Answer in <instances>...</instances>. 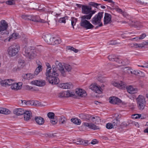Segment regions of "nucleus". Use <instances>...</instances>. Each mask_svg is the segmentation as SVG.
Returning <instances> with one entry per match:
<instances>
[{"mask_svg": "<svg viewBox=\"0 0 148 148\" xmlns=\"http://www.w3.org/2000/svg\"><path fill=\"white\" fill-rule=\"evenodd\" d=\"M0 84L2 86H4L11 85V89L16 90L21 89L22 88V82L14 83V80L11 79H7L2 80L0 82Z\"/></svg>", "mask_w": 148, "mask_h": 148, "instance_id": "f257e3e1", "label": "nucleus"}, {"mask_svg": "<svg viewBox=\"0 0 148 148\" xmlns=\"http://www.w3.org/2000/svg\"><path fill=\"white\" fill-rule=\"evenodd\" d=\"M55 64L57 68L60 71L61 75L64 77L66 75V71H71L72 69L71 65L68 64L63 65L61 63L57 61L56 62Z\"/></svg>", "mask_w": 148, "mask_h": 148, "instance_id": "f03ea898", "label": "nucleus"}, {"mask_svg": "<svg viewBox=\"0 0 148 148\" xmlns=\"http://www.w3.org/2000/svg\"><path fill=\"white\" fill-rule=\"evenodd\" d=\"M23 53L24 56L31 59L37 55L38 51L36 49H32L26 47L23 49Z\"/></svg>", "mask_w": 148, "mask_h": 148, "instance_id": "7ed1b4c3", "label": "nucleus"}, {"mask_svg": "<svg viewBox=\"0 0 148 148\" xmlns=\"http://www.w3.org/2000/svg\"><path fill=\"white\" fill-rule=\"evenodd\" d=\"M81 21L80 24L81 27L86 29H92L94 28V26L88 20L90 19L85 15L80 17Z\"/></svg>", "mask_w": 148, "mask_h": 148, "instance_id": "20e7f679", "label": "nucleus"}, {"mask_svg": "<svg viewBox=\"0 0 148 148\" xmlns=\"http://www.w3.org/2000/svg\"><path fill=\"white\" fill-rule=\"evenodd\" d=\"M103 12H99L92 18L91 20L92 23L95 25H98V26L96 27V28L102 26L103 24L101 22V20L103 17Z\"/></svg>", "mask_w": 148, "mask_h": 148, "instance_id": "39448f33", "label": "nucleus"}, {"mask_svg": "<svg viewBox=\"0 0 148 148\" xmlns=\"http://www.w3.org/2000/svg\"><path fill=\"white\" fill-rule=\"evenodd\" d=\"M20 49L19 45L14 43L9 47L8 50V54L11 56H14L18 53Z\"/></svg>", "mask_w": 148, "mask_h": 148, "instance_id": "423d86ee", "label": "nucleus"}, {"mask_svg": "<svg viewBox=\"0 0 148 148\" xmlns=\"http://www.w3.org/2000/svg\"><path fill=\"white\" fill-rule=\"evenodd\" d=\"M52 75L50 76L46 77V80L53 85L58 84L60 82L59 78L57 77L59 75L58 73H54Z\"/></svg>", "mask_w": 148, "mask_h": 148, "instance_id": "0eeeda50", "label": "nucleus"}, {"mask_svg": "<svg viewBox=\"0 0 148 148\" xmlns=\"http://www.w3.org/2000/svg\"><path fill=\"white\" fill-rule=\"evenodd\" d=\"M136 100L138 109L140 110H143L144 109L146 104L144 97L142 95H139Z\"/></svg>", "mask_w": 148, "mask_h": 148, "instance_id": "6e6552de", "label": "nucleus"}, {"mask_svg": "<svg viewBox=\"0 0 148 148\" xmlns=\"http://www.w3.org/2000/svg\"><path fill=\"white\" fill-rule=\"evenodd\" d=\"M108 59L112 61H115L116 63L120 64H124V61L121 59L119 56L114 55H111L108 56Z\"/></svg>", "mask_w": 148, "mask_h": 148, "instance_id": "1a4fd4ad", "label": "nucleus"}, {"mask_svg": "<svg viewBox=\"0 0 148 148\" xmlns=\"http://www.w3.org/2000/svg\"><path fill=\"white\" fill-rule=\"evenodd\" d=\"M31 84L38 86L43 87L46 85V82L45 80L39 79L33 81L31 82Z\"/></svg>", "mask_w": 148, "mask_h": 148, "instance_id": "9d476101", "label": "nucleus"}, {"mask_svg": "<svg viewBox=\"0 0 148 148\" xmlns=\"http://www.w3.org/2000/svg\"><path fill=\"white\" fill-rule=\"evenodd\" d=\"M88 141L87 140H83L80 138L77 139L76 140H73V143L77 145H84L85 146L88 145Z\"/></svg>", "mask_w": 148, "mask_h": 148, "instance_id": "9b49d317", "label": "nucleus"}, {"mask_svg": "<svg viewBox=\"0 0 148 148\" xmlns=\"http://www.w3.org/2000/svg\"><path fill=\"white\" fill-rule=\"evenodd\" d=\"M90 88L94 91L96 92L101 94L102 92V89L101 87L97 84H92L90 86Z\"/></svg>", "mask_w": 148, "mask_h": 148, "instance_id": "f8f14e48", "label": "nucleus"}, {"mask_svg": "<svg viewBox=\"0 0 148 148\" xmlns=\"http://www.w3.org/2000/svg\"><path fill=\"white\" fill-rule=\"evenodd\" d=\"M8 27V24L5 20L0 21V32L2 33L6 30Z\"/></svg>", "mask_w": 148, "mask_h": 148, "instance_id": "ddd939ff", "label": "nucleus"}, {"mask_svg": "<svg viewBox=\"0 0 148 148\" xmlns=\"http://www.w3.org/2000/svg\"><path fill=\"white\" fill-rule=\"evenodd\" d=\"M111 18V14L105 13L104 18V24L106 25L111 23L112 21Z\"/></svg>", "mask_w": 148, "mask_h": 148, "instance_id": "4468645a", "label": "nucleus"}, {"mask_svg": "<svg viewBox=\"0 0 148 148\" xmlns=\"http://www.w3.org/2000/svg\"><path fill=\"white\" fill-rule=\"evenodd\" d=\"M83 125L85 127H87L89 128L93 129L94 130H96L99 129V128L98 126H97L95 125L92 123L84 122Z\"/></svg>", "mask_w": 148, "mask_h": 148, "instance_id": "2eb2a0df", "label": "nucleus"}, {"mask_svg": "<svg viewBox=\"0 0 148 148\" xmlns=\"http://www.w3.org/2000/svg\"><path fill=\"white\" fill-rule=\"evenodd\" d=\"M75 93L78 96L82 97H84L87 95L86 92L81 89H77L76 90Z\"/></svg>", "mask_w": 148, "mask_h": 148, "instance_id": "dca6fc26", "label": "nucleus"}, {"mask_svg": "<svg viewBox=\"0 0 148 148\" xmlns=\"http://www.w3.org/2000/svg\"><path fill=\"white\" fill-rule=\"evenodd\" d=\"M82 13L84 14H88L90 12L91 10V7H89L88 6L83 5L82 8Z\"/></svg>", "mask_w": 148, "mask_h": 148, "instance_id": "f3484780", "label": "nucleus"}, {"mask_svg": "<svg viewBox=\"0 0 148 148\" xmlns=\"http://www.w3.org/2000/svg\"><path fill=\"white\" fill-rule=\"evenodd\" d=\"M112 85L115 86L120 88H123L125 87V85L124 82L120 81L119 82H114L112 83Z\"/></svg>", "mask_w": 148, "mask_h": 148, "instance_id": "a211bd4d", "label": "nucleus"}, {"mask_svg": "<svg viewBox=\"0 0 148 148\" xmlns=\"http://www.w3.org/2000/svg\"><path fill=\"white\" fill-rule=\"evenodd\" d=\"M121 100L118 98L115 97H111L109 102L113 104H118L121 102Z\"/></svg>", "mask_w": 148, "mask_h": 148, "instance_id": "6ab92c4d", "label": "nucleus"}, {"mask_svg": "<svg viewBox=\"0 0 148 148\" xmlns=\"http://www.w3.org/2000/svg\"><path fill=\"white\" fill-rule=\"evenodd\" d=\"M59 87L63 89H70L72 87L71 83H62L59 84Z\"/></svg>", "mask_w": 148, "mask_h": 148, "instance_id": "aec40b11", "label": "nucleus"}, {"mask_svg": "<svg viewBox=\"0 0 148 148\" xmlns=\"http://www.w3.org/2000/svg\"><path fill=\"white\" fill-rule=\"evenodd\" d=\"M25 110L22 108H16L13 111L14 114L19 116L25 113Z\"/></svg>", "mask_w": 148, "mask_h": 148, "instance_id": "412c9836", "label": "nucleus"}, {"mask_svg": "<svg viewBox=\"0 0 148 148\" xmlns=\"http://www.w3.org/2000/svg\"><path fill=\"white\" fill-rule=\"evenodd\" d=\"M35 120L38 125H42L45 123L44 119L41 116H36L35 118Z\"/></svg>", "mask_w": 148, "mask_h": 148, "instance_id": "4be33fe9", "label": "nucleus"}, {"mask_svg": "<svg viewBox=\"0 0 148 148\" xmlns=\"http://www.w3.org/2000/svg\"><path fill=\"white\" fill-rule=\"evenodd\" d=\"M24 120L26 121L29 120L31 117V112L29 111H25V113L23 114Z\"/></svg>", "mask_w": 148, "mask_h": 148, "instance_id": "5701e85b", "label": "nucleus"}, {"mask_svg": "<svg viewBox=\"0 0 148 148\" xmlns=\"http://www.w3.org/2000/svg\"><path fill=\"white\" fill-rule=\"evenodd\" d=\"M89 4L92 6H93L99 9L100 8V6L102 9H105L106 7L105 6L103 5H101L100 4H98L95 3L94 2H90L89 3Z\"/></svg>", "mask_w": 148, "mask_h": 148, "instance_id": "b1692460", "label": "nucleus"}, {"mask_svg": "<svg viewBox=\"0 0 148 148\" xmlns=\"http://www.w3.org/2000/svg\"><path fill=\"white\" fill-rule=\"evenodd\" d=\"M128 92L131 94L136 93L138 91V89L136 88H134L132 86H130L127 88Z\"/></svg>", "mask_w": 148, "mask_h": 148, "instance_id": "393cba45", "label": "nucleus"}, {"mask_svg": "<svg viewBox=\"0 0 148 148\" xmlns=\"http://www.w3.org/2000/svg\"><path fill=\"white\" fill-rule=\"evenodd\" d=\"M111 122L113 126V128H116L120 125V123L119 119H114Z\"/></svg>", "mask_w": 148, "mask_h": 148, "instance_id": "a878e982", "label": "nucleus"}, {"mask_svg": "<svg viewBox=\"0 0 148 148\" xmlns=\"http://www.w3.org/2000/svg\"><path fill=\"white\" fill-rule=\"evenodd\" d=\"M50 39L49 42L48 43L49 44H53L54 42L55 44H57L60 43L61 42V40L55 39L54 37L51 38V37Z\"/></svg>", "mask_w": 148, "mask_h": 148, "instance_id": "bb28decb", "label": "nucleus"}, {"mask_svg": "<svg viewBox=\"0 0 148 148\" xmlns=\"http://www.w3.org/2000/svg\"><path fill=\"white\" fill-rule=\"evenodd\" d=\"M32 21L34 22H40L41 23H44L45 21L39 18L38 16H33L32 17Z\"/></svg>", "mask_w": 148, "mask_h": 148, "instance_id": "cd10ccee", "label": "nucleus"}, {"mask_svg": "<svg viewBox=\"0 0 148 148\" xmlns=\"http://www.w3.org/2000/svg\"><path fill=\"white\" fill-rule=\"evenodd\" d=\"M35 75L34 74H33L31 73H27L26 74L24 75L23 77L25 79H30L34 78L35 77Z\"/></svg>", "mask_w": 148, "mask_h": 148, "instance_id": "c85d7f7f", "label": "nucleus"}, {"mask_svg": "<svg viewBox=\"0 0 148 148\" xmlns=\"http://www.w3.org/2000/svg\"><path fill=\"white\" fill-rule=\"evenodd\" d=\"M10 113L9 110L4 108H0V113L5 114H8Z\"/></svg>", "mask_w": 148, "mask_h": 148, "instance_id": "c756f323", "label": "nucleus"}, {"mask_svg": "<svg viewBox=\"0 0 148 148\" xmlns=\"http://www.w3.org/2000/svg\"><path fill=\"white\" fill-rule=\"evenodd\" d=\"M92 122L96 124H99L100 122V119L98 116L93 117L91 118Z\"/></svg>", "mask_w": 148, "mask_h": 148, "instance_id": "7c9ffc66", "label": "nucleus"}, {"mask_svg": "<svg viewBox=\"0 0 148 148\" xmlns=\"http://www.w3.org/2000/svg\"><path fill=\"white\" fill-rule=\"evenodd\" d=\"M122 71L125 74H130L131 73V69L128 67H123L121 69Z\"/></svg>", "mask_w": 148, "mask_h": 148, "instance_id": "2f4dec72", "label": "nucleus"}, {"mask_svg": "<svg viewBox=\"0 0 148 148\" xmlns=\"http://www.w3.org/2000/svg\"><path fill=\"white\" fill-rule=\"evenodd\" d=\"M71 121L73 123L77 125H79L81 123V121L77 118H73L71 119Z\"/></svg>", "mask_w": 148, "mask_h": 148, "instance_id": "473e14b6", "label": "nucleus"}, {"mask_svg": "<svg viewBox=\"0 0 148 148\" xmlns=\"http://www.w3.org/2000/svg\"><path fill=\"white\" fill-rule=\"evenodd\" d=\"M25 61L23 60L19 59L18 60V66L20 68H22L25 66Z\"/></svg>", "mask_w": 148, "mask_h": 148, "instance_id": "72a5a7b5", "label": "nucleus"}, {"mask_svg": "<svg viewBox=\"0 0 148 148\" xmlns=\"http://www.w3.org/2000/svg\"><path fill=\"white\" fill-rule=\"evenodd\" d=\"M51 36L49 34H46L43 36L42 38L44 39L48 43L50 41V38Z\"/></svg>", "mask_w": 148, "mask_h": 148, "instance_id": "f704fd0d", "label": "nucleus"}, {"mask_svg": "<svg viewBox=\"0 0 148 148\" xmlns=\"http://www.w3.org/2000/svg\"><path fill=\"white\" fill-rule=\"evenodd\" d=\"M42 67L41 66H38L36 69L34 74L35 76L37 75L42 70Z\"/></svg>", "mask_w": 148, "mask_h": 148, "instance_id": "c9c22d12", "label": "nucleus"}, {"mask_svg": "<svg viewBox=\"0 0 148 148\" xmlns=\"http://www.w3.org/2000/svg\"><path fill=\"white\" fill-rule=\"evenodd\" d=\"M51 67L47 68L46 72V77L50 76V75H52V72L51 73Z\"/></svg>", "mask_w": 148, "mask_h": 148, "instance_id": "e433bc0d", "label": "nucleus"}, {"mask_svg": "<svg viewBox=\"0 0 148 148\" xmlns=\"http://www.w3.org/2000/svg\"><path fill=\"white\" fill-rule=\"evenodd\" d=\"M77 19L73 17H72L71 18V24L73 28L74 29V26L75 25L77 21Z\"/></svg>", "mask_w": 148, "mask_h": 148, "instance_id": "4c0bfd02", "label": "nucleus"}, {"mask_svg": "<svg viewBox=\"0 0 148 148\" xmlns=\"http://www.w3.org/2000/svg\"><path fill=\"white\" fill-rule=\"evenodd\" d=\"M20 37V36L18 33H14L11 36L10 38L16 39L19 38Z\"/></svg>", "mask_w": 148, "mask_h": 148, "instance_id": "58836bf2", "label": "nucleus"}, {"mask_svg": "<svg viewBox=\"0 0 148 148\" xmlns=\"http://www.w3.org/2000/svg\"><path fill=\"white\" fill-rule=\"evenodd\" d=\"M66 96L67 97H71L73 96L74 93L69 90H67L65 92Z\"/></svg>", "mask_w": 148, "mask_h": 148, "instance_id": "ea45409f", "label": "nucleus"}, {"mask_svg": "<svg viewBox=\"0 0 148 148\" xmlns=\"http://www.w3.org/2000/svg\"><path fill=\"white\" fill-rule=\"evenodd\" d=\"M146 34H141L139 38L137 37L136 38H133L131 39V40H133L134 39H136L137 40L138 39H143L146 36Z\"/></svg>", "mask_w": 148, "mask_h": 148, "instance_id": "a19ab883", "label": "nucleus"}, {"mask_svg": "<svg viewBox=\"0 0 148 148\" xmlns=\"http://www.w3.org/2000/svg\"><path fill=\"white\" fill-rule=\"evenodd\" d=\"M136 1L138 3L142 4L148 3V0H136Z\"/></svg>", "mask_w": 148, "mask_h": 148, "instance_id": "79ce46f5", "label": "nucleus"}, {"mask_svg": "<svg viewBox=\"0 0 148 148\" xmlns=\"http://www.w3.org/2000/svg\"><path fill=\"white\" fill-rule=\"evenodd\" d=\"M96 12V11L95 10H91L89 14L85 15L88 17V18H89L90 19L92 15L94 14Z\"/></svg>", "mask_w": 148, "mask_h": 148, "instance_id": "37998d69", "label": "nucleus"}, {"mask_svg": "<svg viewBox=\"0 0 148 148\" xmlns=\"http://www.w3.org/2000/svg\"><path fill=\"white\" fill-rule=\"evenodd\" d=\"M67 49L68 50L73 51L75 53H77L78 51V49H75L72 47L68 46L67 47Z\"/></svg>", "mask_w": 148, "mask_h": 148, "instance_id": "c03bdc74", "label": "nucleus"}, {"mask_svg": "<svg viewBox=\"0 0 148 148\" xmlns=\"http://www.w3.org/2000/svg\"><path fill=\"white\" fill-rule=\"evenodd\" d=\"M47 116L50 119H52L54 117L55 114L52 112H49L47 114Z\"/></svg>", "mask_w": 148, "mask_h": 148, "instance_id": "a18cd8bd", "label": "nucleus"}, {"mask_svg": "<svg viewBox=\"0 0 148 148\" xmlns=\"http://www.w3.org/2000/svg\"><path fill=\"white\" fill-rule=\"evenodd\" d=\"M66 119L64 117H61L60 119V122L62 124H64L66 123Z\"/></svg>", "mask_w": 148, "mask_h": 148, "instance_id": "49530a36", "label": "nucleus"}, {"mask_svg": "<svg viewBox=\"0 0 148 148\" xmlns=\"http://www.w3.org/2000/svg\"><path fill=\"white\" fill-rule=\"evenodd\" d=\"M132 117L133 118L137 119L139 118H140L141 117V115L140 114H133L132 115Z\"/></svg>", "mask_w": 148, "mask_h": 148, "instance_id": "de8ad7c7", "label": "nucleus"}, {"mask_svg": "<svg viewBox=\"0 0 148 148\" xmlns=\"http://www.w3.org/2000/svg\"><path fill=\"white\" fill-rule=\"evenodd\" d=\"M106 127L108 129H111L113 128V126L112 124V123H108L107 124L106 126Z\"/></svg>", "mask_w": 148, "mask_h": 148, "instance_id": "09e8293b", "label": "nucleus"}, {"mask_svg": "<svg viewBox=\"0 0 148 148\" xmlns=\"http://www.w3.org/2000/svg\"><path fill=\"white\" fill-rule=\"evenodd\" d=\"M6 3L8 5H12L14 4L15 1L14 0H8L6 2Z\"/></svg>", "mask_w": 148, "mask_h": 148, "instance_id": "8fccbe9b", "label": "nucleus"}, {"mask_svg": "<svg viewBox=\"0 0 148 148\" xmlns=\"http://www.w3.org/2000/svg\"><path fill=\"white\" fill-rule=\"evenodd\" d=\"M66 19L65 17H64L63 18H60L59 22L60 23H66Z\"/></svg>", "mask_w": 148, "mask_h": 148, "instance_id": "3c124183", "label": "nucleus"}, {"mask_svg": "<svg viewBox=\"0 0 148 148\" xmlns=\"http://www.w3.org/2000/svg\"><path fill=\"white\" fill-rule=\"evenodd\" d=\"M32 105H33L35 106H39L40 105L38 101H32Z\"/></svg>", "mask_w": 148, "mask_h": 148, "instance_id": "603ef678", "label": "nucleus"}, {"mask_svg": "<svg viewBox=\"0 0 148 148\" xmlns=\"http://www.w3.org/2000/svg\"><path fill=\"white\" fill-rule=\"evenodd\" d=\"M65 92H61L58 95V97L60 98H62L65 96Z\"/></svg>", "mask_w": 148, "mask_h": 148, "instance_id": "864d4df0", "label": "nucleus"}, {"mask_svg": "<svg viewBox=\"0 0 148 148\" xmlns=\"http://www.w3.org/2000/svg\"><path fill=\"white\" fill-rule=\"evenodd\" d=\"M104 78L101 77H98L97 80L99 82H103L105 81Z\"/></svg>", "mask_w": 148, "mask_h": 148, "instance_id": "5fc2aeb1", "label": "nucleus"}, {"mask_svg": "<svg viewBox=\"0 0 148 148\" xmlns=\"http://www.w3.org/2000/svg\"><path fill=\"white\" fill-rule=\"evenodd\" d=\"M135 27H138L140 26V24L138 22H134L133 24Z\"/></svg>", "mask_w": 148, "mask_h": 148, "instance_id": "6e6d98bb", "label": "nucleus"}, {"mask_svg": "<svg viewBox=\"0 0 148 148\" xmlns=\"http://www.w3.org/2000/svg\"><path fill=\"white\" fill-rule=\"evenodd\" d=\"M52 73H58L56 71V68H55V66L54 65L52 66Z\"/></svg>", "mask_w": 148, "mask_h": 148, "instance_id": "4d7b16f0", "label": "nucleus"}, {"mask_svg": "<svg viewBox=\"0 0 148 148\" xmlns=\"http://www.w3.org/2000/svg\"><path fill=\"white\" fill-rule=\"evenodd\" d=\"M50 122L53 125H55L57 123V121L56 120L54 119H51L50 120Z\"/></svg>", "mask_w": 148, "mask_h": 148, "instance_id": "13d9d810", "label": "nucleus"}, {"mask_svg": "<svg viewBox=\"0 0 148 148\" xmlns=\"http://www.w3.org/2000/svg\"><path fill=\"white\" fill-rule=\"evenodd\" d=\"M79 117L80 118L84 120L86 119V116L83 114H79Z\"/></svg>", "mask_w": 148, "mask_h": 148, "instance_id": "bf43d9fd", "label": "nucleus"}, {"mask_svg": "<svg viewBox=\"0 0 148 148\" xmlns=\"http://www.w3.org/2000/svg\"><path fill=\"white\" fill-rule=\"evenodd\" d=\"M131 73L136 75H138L139 73L138 71L132 70L131 71Z\"/></svg>", "mask_w": 148, "mask_h": 148, "instance_id": "052dcab7", "label": "nucleus"}, {"mask_svg": "<svg viewBox=\"0 0 148 148\" xmlns=\"http://www.w3.org/2000/svg\"><path fill=\"white\" fill-rule=\"evenodd\" d=\"M144 65H138V66H140L143 67L148 68V63L146 62L144 64Z\"/></svg>", "mask_w": 148, "mask_h": 148, "instance_id": "680f3d73", "label": "nucleus"}, {"mask_svg": "<svg viewBox=\"0 0 148 148\" xmlns=\"http://www.w3.org/2000/svg\"><path fill=\"white\" fill-rule=\"evenodd\" d=\"M36 62L38 66H41V67H42L41 63L39 60L36 61Z\"/></svg>", "mask_w": 148, "mask_h": 148, "instance_id": "e2e57ef3", "label": "nucleus"}, {"mask_svg": "<svg viewBox=\"0 0 148 148\" xmlns=\"http://www.w3.org/2000/svg\"><path fill=\"white\" fill-rule=\"evenodd\" d=\"M144 42L143 43L138 44V48H142L144 47Z\"/></svg>", "mask_w": 148, "mask_h": 148, "instance_id": "0e129e2a", "label": "nucleus"}, {"mask_svg": "<svg viewBox=\"0 0 148 148\" xmlns=\"http://www.w3.org/2000/svg\"><path fill=\"white\" fill-rule=\"evenodd\" d=\"M115 116L116 118L115 119H119L120 118H121V115L120 114H116V115Z\"/></svg>", "mask_w": 148, "mask_h": 148, "instance_id": "69168bd1", "label": "nucleus"}, {"mask_svg": "<svg viewBox=\"0 0 148 148\" xmlns=\"http://www.w3.org/2000/svg\"><path fill=\"white\" fill-rule=\"evenodd\" d=\"M6 39V38H4L3 36H0V40L2 41H5Z\"/></svg>", "mask_w": 148, "mask_h": 148, "instance_id": "338daca9", "label": "nucleus"}, {"mask_svg": "<svg viewBox=\"0 0 148 148\" xmlns=\"http://www.w3.org/2000/svg\"><path fill=\"white\" fill-rule=\"evenodd\" d=\"M26 105L27 106H29V105H32V101H27L26 102Z\"/></svg>", "mask_w": 148, "mask_h": 148, "instance_id": "774afa93", "label": "nucleus"}]
</instances>
